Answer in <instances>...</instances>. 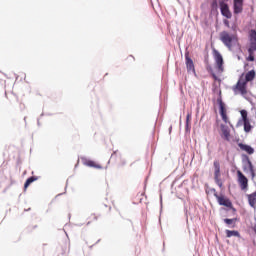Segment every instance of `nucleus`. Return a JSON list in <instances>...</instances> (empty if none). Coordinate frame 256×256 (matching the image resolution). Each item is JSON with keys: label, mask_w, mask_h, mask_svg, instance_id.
Listing matches in <instances>:
<instances>
[{"label": "nucleus", "mask_w": 256, "mask_h": 256, "mask_svg": "<svg viewBox=\"0 0 256 256\" xmlns=\"http://www.w3.org/2000/svg\"><path fill=\"white\" fill-rule=\"evenodd\" d=\"M255 79V70H250L245 74V79L246 83H249Z\"/></svg>", "instance_id": "16"}, {"label": "nucleus", "mask_w": 256, "mask_h": 256, "mask_svg": "<svg viewBox=\"0 0 256 256\" xmlns=\"http://www.w3.org/2000/svg\"><path fill=\"white\" fill-rule=\"evenodd\" d=\"M39 177L37 176H31L30 178H28L24 184V191H27L29 185H31V183H35V181H38Z\"/></svg>", "instance_id": "17"}, {"label": "nucleus", "mask_w": 256, "mask_h": 256, "mask_svg": "<svg viewBox=\"0 0 256 256\" xmlns=\"http://www.w3.org/2000/svg\"><path fill=\"white\" fill-rule=\"evenodd\" d=\"M111 159L114 160V159H117V153L114 152L112 155H111Z\"/></svg>", "instance_id": "25"}, {"label": "nucleus", "mask_w": 256, "mask_h": 256, "mask_svg": "<svg viewBox=\"0 0 256 256\" xmlns=\"http://www.w3.org/2000/svg\"><path fill=\"white\" fill-rule=\"evenodd\" d=\"M212 76L214 77V79H217V75H215V74H212Z\"/></svg>", "instance_id": "30"}, {"label": "nucleus", "mask_w": 256, "mask_h": 256, "mask_svg": "<svg viewBox=\"0 0 256 256\" xmlns=\"http://www.w3.org/2000/svg\"><path fill=\"white\" fill-rule=\"evenodd\" d=\"M226 237L231 238V237H241L239 234V231L237 230H226Z\"/></svg>", "instance_id": "19"}, {"label": "nucleus", "mask_w": 256, "mask_h": 256, "mask_svg": "<svg viewBox=\"0 0 256 256\" xmlns=\"http://www.w3.org/2000/svg\"><path fill=\"white\" fill-rule=\"evenodd\" d=\"M185 60H186V69L188 73H195V64L193 63V59L189 57V54H185Z\"/></svg>", "instance_id": "13"}, {"label": "nucleus", "mask_w": 256, "mask_h": 256, "mask_svg": "<svg viewBox=\"0 0 256 256\" xmlns=\"http://www.w3.org/2000/svg\"><path fill=\"white\" fill-rule=\"evenodd\" d=\"M236 89L238 91H240V93L242 95L247 94V81H245V79H243V76H241L240 79L238 80V82L236 84Z\"/></svg>", "instance_id": "9"}, {"label": "nucleus", "mask_w": 256, "mask_h": 256, "mask_svg": "<svg viewBox=\"0 0 256 256\" xmlns=\"http://www.w3.org/2000/svg\"><path fill=\"white\" fill-rule=\"evenodd\" d=\"M243 171L245 173L249 171L252 179H255V167L253 166V162H251V159H249V157L246 158V164L243 165Z\"/></svg>", "instance_id": "7"}, {"label": "nucleus", "mask_w": 256, "mask_h": 256, "mask_svg": "<svg viewBox=\"0 0 256 256\" xmlns=\"http://www.w3.org/2000/svg\"><path fill=\"white\" fill-rule=\"evenodd\" d=\"M214 180L219 187H223V182L221 181V164L219 161H214Z\"/></svg>", "instance_id": "5"}, {"label": "nucleus", "mask_w": 256, "mask_h": 256, "mask_svg": "<svg viewBox=\"0 0 256 256\" xmlns=\"http://www.w3.org/2000/svg\"><path fill=\"white\" fill-rule=\"evenodd\" d=\"M223 23H224V25L226 26V27H230V24H229V20H227V19H224L223 20Z\"/></svg>", "instance_id": "23"}, {"label": "nucleus", "mask_w": 256, "mask_h": 256, "mask_svg": "<svg viewBox=\"0 0 256 256\" xmlns=\"http://www.w3.org/2000/svg\"><path fill=\"white\" fill-rule=\"evenodd\" d=\"M222 137L225 141H231V129L225 124L220 125Z\"/></svg>", "instance_id": "11"}, {"label": "nucleus", "mask_w": 256, "mask_h": 256, "mask_svg": "<svg viewBox=\"0 0 256 256\" xmlns=\"http://www.w3.org/2000/svg\"><path fill=\"white\" fill-rule=\"evenodd\" d=\"M90 219H92V221H97V215L91 214Z\"/></svg>", "instance_id": "24"}, {"label": "nucleus", "mask_w": 256, "mask_h": 256, "mask_svg": "<svg viewBox=\"0 0 256 256\" xmlns=\"http://www.w3.org/2000/svg\"><path fill=\"white\" fill-rule=\"evenodd\" d=\"M219 5H220L221 15H223V17H226V19H231V17H233V14L229 9V5H227V3H224V2H219Z\"/></svg>", "instance_id": "8"}, {"label": "nucleus", "mask_w": 256, "mask_h": 256, "mask_svg": "<svg viewBox=\"0 0 256 256\" xmlns=\"http://www.w3.org/2000/svg\"><path fill=\"white\" fill-rule=\"evenodd\" d=\"M131 227H133V221L129 220Z\"/></svg>", "instance_id": "28"}, {"label": "nucleus", "mask_w": 256, "mask_h": 256, "mask_svg": "<svg viewBox=\"0 0 256 256\" xmlns=\"http://www.w3.org/2000/svg\"><path fill=\"white\" fill-rule=\"evenodd\" d=\"M220 41L227 47V49H233V45H235L238 41V38L235 34H231L228 31L220 32Z\"/></svg>", "instance_id": "2"}, {"label": "nucleus", "mask_w": 256, "mask_h": 256, "mask_svg": "<svg viewBox=\"0 0 256 256\" xmlns=\"http://www.w3.org/2000/svg\"><path fill=\"white\" fill-rule=\"evenodd\" d=\"M237 181L240 189L242 191H247L249 189V179L246 178L245 174L241 170H237Z\"/></svg>", "instance_id": "3"}, {"label": "nucleus", "mask_w": 256, "mask_h": 256, "mask_svg": "<svg viewBox=\"0 0 256 256\" xmlns=\"http://www.w3.org/2000/svg\"><path fill=\"white\" fill-rule=\"evenodd\" d=\"M256 51V31H250V45L248 48V53H255Z\"/></svg>", "instance_id": "10"}, {"label": "nucleus", "mask_w": 256, "mask_h": 256, "mask_svg": "<svg viewBox=\"0 0 256 256\" xmlns=\"http://www.w3.org/2000/svg\"><path fill=\"white\" fill-rule=\"evenodd\" d=\"M212 193L216 198L218 205L221 207H226V209L232 211L233 213H237V209L235 206H233V202L231 199H229V197H227L225 194L217 193V190L215 189H212Z\"/></svg>", "instance_id": "1"}, {"label": "nucleus", "mask_w": 256, "mask_h": 256, "mask_svg": "<svg viewBox=\"0 0 256 256\" xmlns=\"http://www.w3.org/2000/svg\"><path fill=\"white\" fill-rule=\"evenodd\" d=\"M217 103L220 107V115L222 117V121H224V123H228V125H231V121H229V117H227V108H225V103H223V99L218 98Z\"/></svg>", "instance_id": "6"}, {"label": "nucleus", "mask_w": 256, "mask_h": 256, "mask_svg": "<svg viewBox=\"0 0 256 256\" xmlns=\"http://www.w3.org/2000/svg\"><path fill=\"white\" fill-rule=\"evenodd\" d=\"M224 223H226V225H233L237 223V218H232V219L226 218L224 219Z\"/></svg>", "instance_id": "21"}, {"label": "nucleus", "mask_w": 256, "mask_h": 256, "mask_svg": "<svg viewBox=\"0 0 256 256\" xmlns=\"http://www.w3.org/2000/svg\"><path fill=\"white\" fill-rule=\"evenodd\" d=\"M233 9L234 15H239V13H243V0H234Z\"/></svg>", "instance_id": "14"}, {"label": "nucleus", "mask_w": 256, "mask_h": 256, "mask_svg": "<svg viewBox=\"0 0 256 256\" xmlns=\"http://www.w3.org/2000/svg\"><path fill=\"white\" fill-rule=\"evenodd\" d=\"M82 163L86 167H93L94 169H103V166H101V164H98L97 162L89 160L87 158H82Z\"/></svg>", "instance_id": "12"}, {"label": "nucleus", "mask_w": 256, "mask_h": 256, "mask_svg": "<svg viewBox=\"0 0 256 256\" xmlns=\"http://www.w3.org/2000/svg\"><path fill=\"white\" fill-rule=\"evenodd\" d=\"M240 115H241V118H242L243 122L249 121L247 110H241Z\"/></svg>", "instance_id": "20"}, {"label": "nucleus", "mask_w": 256, "mask_h": 256, "mask_svg": "<svg viewBox=\"0 0 256 256\" xmlns=\"http://www.w3.org/2000/svg\"><path fill=\"white\" fill-rule=\"evenodd\" d=\"M244 125V131L245 133H251L253 126L251 125V121L250 120H246L243 122Z\"/></svg>", "instance_id": "18"}, {"label": "nucleus", "mask_w": 256, "mask_h": 256, "mask_svg": "<svg viewBox=\"0 0 256 256\" xmlns=\"http://www.w3.org/2000/svg\"><path fill=\"white\" fill-rule=\"evenodd\" d=\"M229 0H220L219 3H227Z\"/></svg>", "instance_id": "27"}, {"label": "nucleus", "mask_w": 256, "mask_h": 256, "mask_svg": "<svg viewBox=\"0 0 256 256\" xmlns=\"http://www.w3.org/2000/svg\"><path fill=\"white\" fill-rule=\"evenodd\" d=\"M238 147L241 149V151H245V153L248 155H253V153H255V149L247 144L239 143Z\"/></svg>", "instance_id": "15"}, {"label": "nucleus", "mask_w": 256, "mask_h": 256, "mask_svg": "<svg viewBox=\"0 0 256 256\" xmlns=\"http://www.w3.org/2000/svg\"><path fill=\"white\" fill-rule=\"evenodd\" d=\"M249 56L246 58L247 61H255V52H248Z\"/></svg>", "instance_id": "22"}, {"label": "nucleus", "mask_w": 256, "mask_h": 256, "mask_svg": "<svg viewBox=\"0 0 256 256\" xmlns=\"http://www.w3.org/2000/svg\"><path fill=\"white\" fill-rule=\"evenodd\" d=\"M128 59H130V61H135V57L133 56H129Z\"/></svg>", "instance_id": "26"}, {"label": "nucleus", "mask_w": 256, "mask_h": 256, "mask_svg": "<svg viewBox=\"0 0 256 256\" xmlns=\"http://www.w3.org/2000/svg\"><path fill=\"white\" fill-rule=\"evenodd\" d=\"M189 117H190V115L188 114L187 115V123H189Z\"/></svg>", "instance_id": "29"}, {"label": "nucleus", "mask_w": 256, "mask_h": 256, "mask_svg": "<svg viewBox=\"0 0 256 256\" xmlns=\"http://www.w3.org/2000/svg\"><path fill=\"white\" fill-rule=\"evenodd\" d=\"M213 56H214V61L216 63V69L218 73H223L225 71V68L223 67V56L221 53L217 50H213Z\"/></svg>", "instance_id": "4"}]
</instances>
